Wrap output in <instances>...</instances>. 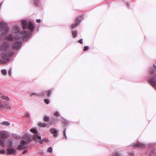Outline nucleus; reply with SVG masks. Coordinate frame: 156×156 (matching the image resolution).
I'll use <instances>...</instances> for the list:
<instances>
[{
    "label": "nucleus",
    "mask_w": 156,
    "mask_h": 156,
    "mask_svg": "<svg viewBox=\"0 0 156 156\" xmlns=\"http://www.w3.org/2000/svg\"><path fill=\"white\" fill-rule=\"evenodd\" d=\"M21 24L23 29H27L29 30H23L19 34H16L14 37V39L19 40L21 37H23V41H27L31 37L32 33L35 29L33 23L30 20H22Z\"/></svg>",
    "instance_id": "1"
},
{
    "label": "nucleus",
    "mask_w": 156,
    "mask_h": 156,
    "mask_svg": "<svg viewBox=\"0 0 156 156\" xmlns=\"http://www.w3.org/2000/svg\"><path fill=\"white\" fill-rule=\"evenodd\" d=\"M10 44L9 42H6L3 43L2 45L1 50L5 51V52L1 55L3 63H5L7 61H9L10 60L9 57L12 56L14 54V52L10 49Z\"/></svg>",
    "instance_id": "2"
},
{
    "label": "nucleus",
    "mask_w": 156,
    "mask_h": 156,
    "mask_svg": "<svg viewBox=\"0 0 156 156\" xmlns=\"http://www.w3.org/2000/svg\"><path fill=\"white\" fill-rule=\"evenodd\" d=\"M9 29L7 24L3 22H0V30H2L5 31V32H2L1 34V38L5 39L7 34L9 32Z\"/></svg>",
    "instance_id": "3"
},
{
    "label": "nucleus",
    "mask_w": 156,
    "mask_h": 156,
    "mask_svg": "<svg viewBox=\"0 0 156 156\" xmlns=\"http://www.w3.org/2000/svg\"><path fill=\"white\" fill-rule=\"evenodd\" d=\"M84 18V16L83 15H81L79 17L76 18L75 23L73 24L71 27V28L72 29H74L76 28L81 22L82 20Z\"/></svg>",
    "instance_id": "4"
},
{
    "label": "nucleus",
    "mask_w": 156,
    "mask_h": 156,
    "mask_svg": "<svg viewBox=\"0 0 156 156\" xmlns=\"http://www.w3.org/2000/svg\"><path fill=\"white\" fill-rule=\"evenodd\" d=\"M154 67L156 68V66L154 64L153 65ZM151 85H152L156 90V74L154 77H151L148 80Z\"/></svg>",
    "instance_id": "5"
},
{
    "label": "nucleus",
    "mask_w": 156,
    "mask_h": 156,
    "mask_svg": "<svg viewBox=\"0 0 156 156\" xmlns=\"http://www.w3.org/2000/svg\"><path fill=\"white\" fill-rule=\"evenodd\" d=\"M22 44V42L21 41L15 42L12 45V48L16 50H17L20 48Z\"/></svg>",
    "instance_id": "6"
},
{
    "label": "nucleus",
    "mask_w": 156,
    "mask_h": 156,
    "mask_svg": "<svg viewBox=\"0 0 156 156\" xmlns=\"http://www.w3.org/2000/svg\"><path fill=\"white\" fill-rule=\"evenodd\" d=\"M155 149L154 147H151L146 152L147 156H153L154 153Z\"/></svg>",
    "instance_id": "7"
},
{
    "label": "nucleus",
    "mask_w": 156,
    "mask_h": 156,
    "mask_svg": "<svg viewBox=\"0 0 156 156\" xmlns=\"http://www.w3.org/2000/svg\"><path fill=\"white\" fill-rule=\"evenodd\" d=\"M43 93V95L41 97H45L46 96H47L48 97H50L51 93L52 91L51 90H49L46 91H42L41 92V93Z\"/></svg>",
    "instance_id": "8"
},
{
    "label": "nucleus",
    "mask_w": 156,
    "mask_h": 156,
    "mask_svg": "<svg viewBox=\"0 0 156 156\" xmlns=\"http://www.w3.org/2000/svg\"><path fill=\"white\" fill-rule=\"evenodd\" d=\"M50 132L51 133L53 134V136L54 137H57L58 136V131L55 128L51 129Z\"/></svg>",
    "instance_id": "9"
},
{
    "label": "nucleus",
    "mask_w": 156,
    "mask_h": 156,
    "mask_svg": "<svg viewBox=\"0 0 156 156\" xmlns=\"http://www.w3.org/2000/svg\"><path fill=\"white\" fill-rule=\"evenodd\" d=\"M132 146L134 147H145V145L141 143L138 142H137L136 143H133Z\"/></svg>",
    "instance_id": "10"
},
{
    "label": "nucleus",
    "mask_w": 156,
    "mask_h": 156,
    "mask_svg": "<svg viewBox=\"0 0 156 156\" xmlns=\"http://www.w3.org/2000/svg\"><path fill=\"white\" fill-rule=\"evenodd\" d=\"M7 154H13L16 153V149L13 148H9L7 149Z\"/></svg>",
    "instance_id": "11"
},
{
    "label": "nucleus",
    "mask_w": 156,
    "mask_h": 156,
    "mask_svg": "<svg viewBox=\"0 0 156 156\" xmlns=\"http://www.w3.org/2000/svg\"><path fill=\"white\" fill-rule=\"evenodd\" d=\"M5 39L9 41H12L14 39V37L12 34H10L7 35Z\"/></svg>",
    "instance_id": "12"
},
{
    "label": "nucleus",
    "mask_w": 156,
    "mask_h": 156,
    "mask_svg": "<svg viewBox=\"0 0 156 156\" xmlns=\"http://www.w3.org/2000/svg\"><path fill=\"white\" fill-rule=\"evenodd\" d=\"M4 108L8 110H10L11 106L9 105V103L7 101H4L3 102Z\"/></svg>",
    "instance_id": "13"
},
{
    "label": "nucleus",
    "mask_w": 156,
    "mask_h": 156,
    "mask_svg": "<svg viewBox=\"0 0 156 156\" xmlns=\"http://www.w3.org/2000/svg\"><path fill=\"white\" fill-rule=\"evenodd\" d=\"M12 29L13 30V32L15 33H18L20 30V28L19 26H13V27Z\"/></svg>",
    "instance_id": "14"
},
{
    "label": "nucleus",
    "mask_w": 156,
    "mask_h": 156,
    "mask_svg": "<svg viewBox=\"0 0 156 156\" xmlns=\"http://www.w3.org/2000/svg\"><path fill=\"white\" fill-rule=\"evenodd\" d=\"M111 156H122V155L119 151H115L112 153Z\"/></svg>",
    "instance_id": "15"
},
{
    "label": "nucleus",
    "mask_w": 156,
    "mask_h": 156,
    "mask_svg": "<svg viewBox=\"0 0 156 156\" xmlns=\"http://www.w3.org/2000/svg\"><path fill=\"white\" fill-rule=\"evenodd\" d=\"M0 137L3 139H6L8 138L9 135L8 134L5 132H2L0 134Z\"/></svg>",
    "instance_id": "16"
},
{
    "label": "nucleus",
    "mask_w": 156,
    "mask_h": 156,
    "mask_svg": "<svg viewBox=\"0 0 156 156\" xmlns=\"http://www.w3.org/2000/svg\"><path fill=\"white\" fill-rule=\"evenodd\" d=\"M43 93H41V92H40V93H35V92H33V93H31L30 96V97H31L32 96H33V95H35V96H38V97H41L42 96V95H43Z\"/></svg>",
    "instance_id": "17"
},
{
    "label": "nucleus",
    "mask_w": 156,
    "mask_h": 156,
    "mask_svg": "<svg viewBox=\"0 0 156 156\" xmlns=\"http://www.w3.org/2000/svg\"><path fill=\"white\" fill-rule=\"evenodd\" d=\"M32 140V139H31L30 138L29 139V140H27L26 141H25L24 140H22L20 141V143L21 145H27L28 143Z\"/></svg>",
    "instance_id": "18"
},
{
    "label": "nucleus",
    "mask_w": 156,
    "mask_h": 156,
    "mask_svg": "<svg viewBox=\"0 0 156 156\" xmlns=\"http://www.w3.org/2000/svg\"><path fill=\"white\" fill-rule=\"evenodd\" d=\"M34 5L36 6L40 7L41 4L40 0H33Z\"/></svg>",
    "instance_id": "19"
},
{
    "label": "nucleus",
    "mask_w": 156,
    "mask_h": 156,
    "mask_svg": "<svg viewBox=\"0 0 156 156\" xmlns=\"http://www.w3.org/2000/svg\"><path fill=\"white\" fill-rule=\"evenodd\" d=\"M27 147L22 145H19L18 146L17 149L18 150H24L26 149Z\"/></svg>",
    "instance_id": "20"
},
{
    "label": "nucleus",
    "mask_w": 156,
    "mask_h": 156,
    "mask_svg": "<svg viewBox=\"0 0 156 156\" xmlns=\"http://www.w3.org/2000/svg\"><path fill=\"white\" fill-rule=\"evenodd\" d=\"M72 35L73 38L76 37L78 34V32L76 30H72Z\"/></svg>",
    "instance_id": "21"
},
{
    "label": "nucleus",
    "mask_w": 156,
    "mask_h": 156,
    "mask_svg": "<svg viewBox=\"0 0 156 156\" xmlns=\"http://www.w3.org/2000/svg\"><path fill=\"white\" fill-rule=\"evenodd\" d=\"M62 123L63 124L65 125H66L69 124V122L68 121L65 119L64 118L62 117Z\"/></svg>",
    "instance_id": "22"
},
{
    "label": "nucleus",
    "mask_w": 156,
    "mask_h": 156,
    "mask_svg": "<svg viewBox=\"0 0 156 156\" xmlns=\"http://www.w3.org/2000/svg\"><path fill=\"white\" fill-rule=\"evenodd\" d=\"M149 72L152 75L154 73V70L152 67L150 68L148 70Z\"/></svg>",
    "instance_id": "23"
},
{
    "label": "nucleus",
    "mask_w": 156,
    "mask_h": 156,
    "mask_svg": "<svg viewBox=\"0 0 156 156\" xmlns=\"http://www.w3.org/2000/svg\"><path fill=\"white\" fill-rule=\"evenodd\" d=\"M33 137L34 139V140H36L37 139H38L39 140H41V137L40 136H38L37 134H35L33 136Z\"/></svg>",
    "instance_id": "24"
},
{
    "label": "nucleus",
    "mask_w": 156,
    "mask_h": 156,
    "mask_svg": "<svg viewBox=\"0 0 156 156\" xmlns=\"http://www.w3.org/2000/svg\"><path fill=\"white\" fill-rule=\"evenodd\" d=\"M38 125L39 126L41 127H45L47 126V124L46 123L41 122L39 123Z\"/></svg>",
    "instance_id": "25"
},
{
    "label": "nucleus",
    "mask_w": 156,
    "mask_h": 156,
    "mask_svg": "<svg viewBox=\"0 0 156 156\" xmlns=\"http://www.w3.org/2000/svg\"><path fill=\"white\" fill-rule=\"evenodd\" d=\"M13 144L12 140H9L8 141V147H11Z\"/></svg>",
    "instance_id": "26"
},
{
    "label": "nucleus",
    "mask_w": 156,
    "mask_h": 156,
    "mask_svg": "<svg viewBox=\"0 0 156 156\" xmlns=\"http://www.w3.org/2000/svg\"><path fill=\"white\" fill-rule=\"evenodd\" d=\"M1 98L6 100L8 101H9L10 100V99L7 96H2L1 97Z\"/></svg>",
    "instance_id": "27"
},
{
    "label": "nucleus",
    "mask_w": 156,
    "mask_h": 156,
    "mask_svg": "<svg viewBox=\"0 0 156 156\" xmlns=\"http://www.w3.org/2000/svg\"><path fill=\"white\" fill-rule=\"evenodd\" d=\"M1 124L2 125H6L7 126H9L10 125V123L7 121H4L2 122H1Z\"/></svg>",
    "instance_id": "28"
},
{
    "label": "nucleus",
    "mask_w": 156,
    "mask_h": 156,
    "mask_svg": "<svg viewBox=\"0 0 156 156\" xmlns=\"http://www.w3.org/2000/svg\"><path fill=\"white\" fill-rule=\"evenodd\" d=\"M30 131L34 134H36L38 132L37 130L35 129H30Z\"/></svg>",
    "instance_id": "29"
},
{
    "label": "nucleus",
    "mask_w": 156,
    "mask_h": 156,
    "mask_svg": "<svg viewBox=\"0 0 156 156\" xmlns=\"http://www.w3.org/2000/svg\"><path fill=\"white\" fill-rule=\"evenodd\" d=\"M44 120L45 122H48L49 120V117L48 116L45 115L44 118Z\"/></svg>",
    "instance_id": "30"
},
{
    "label": "nucleus",
    "mask_w": 156,
    "mask_h": 156,
    "mask_svg": "<svg viewBox=\"0 0 156 156\" xmlns=\"http://www.w3.org/2000/svg\"><path fill=\"white\" fill-rule=\"evenodd\" d=\"M5 141L0 139V146H4Z\"/></svg>",
    "instance_id": "31"
},
{
    "label": "nucleus",
    "mask_w": 156,
    "mask_h": 156,
    "mask_svg": "<svg viewBox=\"0 0 156 156\" xmlns=\"http://www.w3.org/2000/svg\"><path fill=\"white\" fill-rule=\"evenodd\" d=\"M1 72L4 75H6L7 74V71L5 69L2 70Z\"/></svg>",
    "instance_id": "32"
},
{
    "label": "nucleus",
    "mask_w": 156,
    "mask_h": 156,
    "mask_svg": "<svg viewBox=\"0 0 156 156\" xmlns=\"http://www.w3.org/2000/svg\"><path fill=\"white\" fill-rule=\"evenodd\" d=\"M44 102L47 104H48L50 102V100L48 99H45L44 100Z\"/></svg>",
    "instance_id": "33"
},
{
    "label": "nucleus",
    "mask_w": 156,
    "mask_h": 156,
    "mask_svg": "<svg viewBox=\"0 0 156 156\" xmlns=\"http://www.w3.org/2000/svg\"><path fill=\"white\" fill-rule=\"evenodd\" d=\"M54 115L56 116H58L60 115V114L58 111H56L54 112Z\"/></svg>",
    "instance_id": "34"
},
{
    "label": "nucleus",
    "mask_w": 156,
    "mask_h": 156,
    "mask_svg": "<svg viewBox=\"0 0 156 156\" xmlns=\"http://www.w3.org/2000/svg\"><path fill=\"white\" fill-rule=\"evenodd\" d=\"M66 129L65 128L64 130H63V134L65 136V137L66 138V139H67V138L66 135Z\"/></svg>",
    "instance_id": "35"
},
{
    "label": "nucleus",
    "mask_w": 156,
    "mask_h": 156,
    "mask_svg": "<svg viewBox=\"0 0 156 156\" xmlns=\"http://www.w3.org/2000/svg\"><path fill=\"white\" fill-rule=\"evenodd\" d=\"M12 68H10L8 71V74L9 76H11L12 75Z\"/></svg>",
    "instance_id": "36"
},
{
    "label": "nucleus",
    "mask_w": 156,
    "mask_h": 156,
    "mask_svg": "<svg viewBox=\"0 0 156 156\" xmlns=\"http://www.w3.org/2000/svg\"><path fill=\"white\" fill-rule=\"evenodd\" d=\"M6 153L4 149L0 150V154H5Z\"/></svg>",
    "instance_id": "37"
},
{
    "label": "nucleus",
    "mask_w": 156,
    "mask_h": 156,
    "mask_svg": "<svg viewBox=\"0 0 156 156\" xmlns=\"http://www.w3.org/2000/svg\"><path fill=\"white\" fill-rule=\"evenodd\" d=\"M47 151L48 152H50V153L52 152V148L51 147H49V148H48V149Z\"/></svg>",
    "instance_id": "38"
},
{
    "label": "nucleus",
    "mask_w": 156,
    "mask_h": 156,
    "mask_svg": "<svg viewBox=\"0 0 156 156\" xmlns=\"http://www.w3.org/2000/svg\"><path fill=\"white\" fill-rule=\"evenodd\" d=\"M14 135V136L16 137V139H20V136L18 135H16V134H13Z\"/></svg>",
    "instance_id": "39"
},
{
    "label": "nucleus",
    "mask_w": 156,
    "mask_h": 156,
    "mask_svg": "<svg viewBox=\"0 0 156 156\" xmlns=\"http://www.w3.org/2000/svg\"><path fill=\"white\" fill-rule=\"evenodd\" d=\"M89 49V47L88 46H85L84 47L83 51H86Z\"/></svg>",
    "instance_id": "40"
},
{
    "label": "nucleus",
    "mask_w": 156,
    "mask_h": 156,
    "mask_svg": "<svg viewBox=\"0 0 156 156\" xmlns=\"http://www.w3.org/2000/svg\"><path fill=\"white\" fill-rule=\"evenodd\" d=\"M43 140L44 142L48 143L50 141V140L47 138H44L43 139Z\"/></svg>",
    "instance_id": "41"
},
{
    "label": "nucleus",
    "mask_w": 156,
    "mask_h": 156,
    "mask_svg": "<svg viewBox=\"0 0 156 156\" xmlns=\"http://www.w3.org/2000/svg\"><path fill=\"white\" fill-rule=\"evenodd\" d=\"M83 39H81L80 40H78V42L81 44H83Z\"/></svg>",
    "instance_id": "42"
},
{
    "label": "nucleus",
    "mask_w": 156,
    "mask_h": 156,
    "mask_svg": "<svg viewBox=\"0 0 156 156\" xmlns=\"http://www.w3.org/2000/svg\"><path fill=\"white\" fill-rule=\"evenodd\" d=\"M25 116L26 117L28 118L30 117V115L28 113L26 112L25 114Z\"/></svg>",
    "instance_id": "43"
},
{
    "label": "nucleus",
    "mask_w": 156,
    "mask_h": 156,
    "mask_svg": "<svg viewBox=\"0 0 156 156\" xmlns=\"http://www.w3.org/2000/svg\"><path fill=\"white\" fill-rule=\"evenodd\" d=\"M129 154L131 156H134V154L133 152H130Z\"/></svg>",
    "instance_id": "44"
},
{
    "label": "nucleus",
    "mask_w": 156,
    "mask_h": 156,
    "mask_svg": "<svg viewBox=\"0 0 156 156\" xmlns=\"http://www.w3.org/2000/svg\"><path fill=\"white\" fill-rule=\"evenodd\" d=\"M1 108H4V104H0V109Z\"/></svg>",
    "instance_id": "45"
},
{
    "label": "nucleus",
    "mask_w": 156,
    "mask_h": 156,
    "mask_svg": "<svg viewBox=\"0 0 156 156\" xmlns=\"http://www.w3.org/2000/svg\"><path fill=\"white\" fill-rule=\"evenodd\" d=\"M44 142V141L43 139H42V140H40L39 141V142L41 144H42Z\"/></svg>",
    "instance_id": "46"
},
{
    "label": "nucleus",
    "mask_w": 156,
    "mask_h": 156,
    "mask_svg": "<svg viewBox=\"0 0 156 156\" xmlns=\"http://www.w3.org/2000/svg\"><path fill=\"white\" fill-rule=\"evenodd\" d=\"M36 22L38 23H40L41 22V20L40 19H37L36 20Z\"/></svg>",
    "instance_id": "47"
},
{
    "label": "nucleus",
    "mask_w": 156,
    "mask_h": 156,
    "mask_svg": "<svg viewBox=\"0 0 156 156\" xmlns=\"http://www.w3.org/2000/svg\"><path fill=\"white\" fill-rule=\"evenodd\" d=\"M127 7L128 8H129L130 7V5L128 3H127Z\"/></svg>",
    "instance_id": "48"
},
{
    "label": "nucleus",
    "mask_w": 156,
    "mask_h": 156,
    "mask_svg": "<svg viewBox=\"0 0 156 156\" xmlns=\"http://www.w3.org/2000/svg\"><path fill=\"white\" fill-rule=\"evenodd\" d=\"M51 124H55V122H54V121H52L51 122Z\"/></svg>",
    "instance_id": "49"
},
{
    "label": "nucleus",
    "mask_w": 156,
    "mask_h": 156,
    "mask_svg": "<svg viewBox=\"0 0 156 156\" xmlns=\"http://www.w3.org/2000/svg\"><path fill=\"white\" fill-rule=\"evenodd\" d=\"M26 153V151H23V153L24 154H25Z\"/></svg>",
    "instance_id": "50"
},
{
    "label": "nucleus",
    "mask_w": 156,
    "mask_h": 156,
    "mask_svg": "<svg viewBox=\"0 0 156 156\" xmlns=\"http://www.w3.org/2000/svg\"><path fill=\"white\" fill-rule=\"evenodd\" d=\"M2 60L0 59V63L1 62Z\"/></svg>",
    "instance_id": "51"
},
{
    "label": "nucleus",
    "mask_w": 156,
    "mask_h": 156,
    "mask_svg": "<svg viewBox=\"0 0 156 156\" xmlns=\"http://www.w3.org/2000/svg\"><path fill=\"white\" fill-rule=\"evenodd\" d=\"M54 119H56L55 118H54Z\"/></svg>",
    "instance_id": "52"
}]
</instances>
